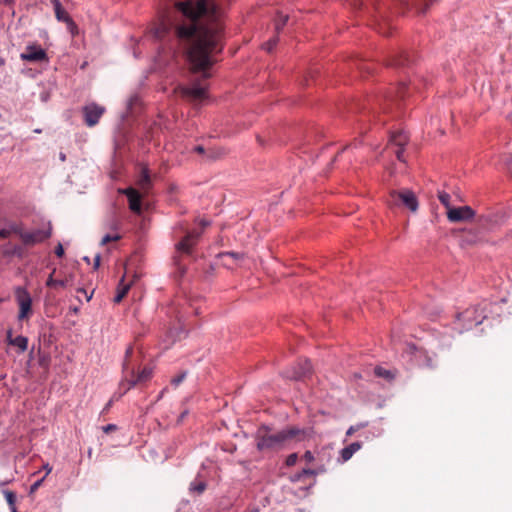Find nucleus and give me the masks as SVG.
<instances>
[{"mask_svg":"<svg viewBox=\"0 0 512 512\" xmlns=\"http://www.w3.org/2000/svg\"><path fill=\"white\" fill-rule=\"evenodd\" d=\"M367 426V423H358L356 425H352L346 431V436H352L355 432Z\"/></svg>","mask_w":512,"mask_h":512,"instance_id":"nucleus-36","label":"nucleus"},{"mask_svg":"<svg viewBox=\"0 0 512 512\" xmlns=\"http://www.w3.org/2000/svg\"><path fill=\"white\" fill-rule=\"evenodd\" d=\"M374 374L379 378H384L388 381L392 380L394 378V374L392 371L387 370L381 366H376L374 368Z\"/></svg>","mask_w":512,"mask_h":512,"instance_id":"nucleus-24","label":"nucleus"},{"mask_svg":"<svg viewBox=\"0 0 512 512\" xmlns=\"http://www.w3.org/2000/svg\"><path fill=\"white\" fill-rule=\"evenodd\" d=\"M390 141L397 147H404L408 142V136L404 131L393 132L390 136Z\"/></svg>","mask_w":512,"mask_h":512,"instance_id":"nucleus-20","label":"nucleus"},{"mask_svg":"<svg viewBox=\"0 0 512 512\" xmlns=\"http://www.w3.org/2000/svg\"><path fill=\"white\" fill-rule=\"evenodd\" d=\"M222 256L231 257L236 261L243 260L245 258V254L242 252H235V251H227L221 254Z\"/></svg>","mask_w":512,"mask_h":512,"instance_id":"nucleus-34","label":"nucleus"},{"mask_svg":"<svg viewBox=\"0 0 512 512\" xmlns=\"http://www.w3.org/2000/svg\"><path fill=\"white\" fill-rule=\"evenodd\" d=\"M15 337H13V331L11 328H9L7 331H6V342L8 345H10V341L13 340Z\"/></svg>","mask_w":512,"mask_h":512,"instance_id":"nucleus-47","label":"nucleus"},{"mask_svg":"<svg viewBox=\"0 0 512 512\" xmlns=\"http://www.w3.org/2000/svg\"><path fill=\"white\" fill-rule=\"evenodd\" d=\"M44 468H45V470H47V474H48V473H50V472H51V470H52V468H51V467H49V464H46V465L44 466Z\"/></svg>","mask_w":512,"mask_h":512,"instance_id":"nucleus-59","label":"nucleus"},{"mask_svg":"<svg viewBox=\"0 0 512 512\" xmlns=\"http://www.w3.org/2000/svg\"><path fill=\"white\" fill-rule=\"evenodd\" d=\"M59 158H60V160H61V161H65V160H66V155H65L64 153H62V152H61V153L59 154Z\"/></svg>","mask_w":512,"mask_h":512,"instance_id":"nucleus-57","label":"nucleus"},{"mask_svg":"<svg viewBox=\"0 0 512 512\" xmlns=\"http://www.w3.org/2000/svg\"><path fill=\"white\" fill-rule=\"evenodd\" d=\"M305 477H307V475L303 474V469H302L301 471L296 472V473L290 475L289 476V480L292 483H296V482L302 481Z\"/></svg>","mask_w":512,"mask_h":512,"instance_id":"nucleus-38","label":"nucleus"},{"mask_svg":"<svg viewBox=\"0 0 512 512\" xmlns=\"http://www.w3.org/2000/svg\"><path fill=\"white\" fill-rule=\"evenodd\" d=\"M119 192L128 198L129 209L133 213L140 215L142 213V194L133 187L120 189Z\"/></svg>","mask_w":512,"mask_h":512,"instance_id":"nucleus-13","label":"nucleus"},{"mask_svg":"<svg viewBox=\"0 0 512 512\" xmlns=\"http://www.w3.org/2000/svg\"><path fill=\"white\" fill-rule=\"evenodd\" d=\"M386 202L390 208L403 206L412 212H416L419 206L416 195L409 189L390 191Z\"/></svg>","mask_w":512,"mask_h":512,"instance_id":"nucleus-4","label":"nucleus"},{"mask_svg":"<svg viewBox=\"0 0 512 512\" xmlns=\"http://www.w3.org/2000/svg\"><path fill=\"white\" fill-rule=\"evenodd\" d=\"M83 260H84L85 262H87V263H89V261H90V260H89V257H87V256H85V257L83 258Z\"/></svg>","mask_w":512,"mask_h":512,"instance_id":"nucleus-62","label":"nucleus"},{"mask_svg":"<svg viewBox=\"0 0 512 512\" xmlns=\"http://www.w3.org/2000/svg\"><path fill=\"white\" fill-rule=\"evenodd\" d=\"M282 375L290 380L302 381L312 375V365L308 359L300 360L296 364L285 369L282 372Z\"/></svg>","mask_w":512,"mask_h":512,"instance_id":"nucleus-6","label":"nucleus"},{"mask_svg":"<svg viewBox=\"0 0 512 512\" xmlns=\"http://www.w3.org/2000/svg\"><path fill=\"white\" fill-rule=\"evenodd\" d=\"M126 375H129L130 378H125L121 381L119 385L120 393L118 398L122 397L127 391L135 387L138 383H143L149 380L152 376V370L150 368L145 367L137 375V377H135V370L134 368H132L131 370H128V373H126Z\"/></svg>","mask_w":512,"mask_h":512,"instance_id":"nucleus-7","label":"nucleus"},{"mask_svg":"<svg viewBox=\"0 0 512 512\" xmlns=\"http://www.w3.org/2000/svg\"><path fill=\"white\" fill-rule=\"evenodd\" d=\"M187 414H188V410H184L183 412H181V414L179 415V418H178V422L183 421V419L187 416Z\"/></svg>","mask_w":512,"mask_h":512,"instance_id":"nucleus-51","label":"nucleus"},{"mask_svg":"<svg viewBox=\"0 0 512 512\" xmlns=\"http://www.w3.org/2000/svg\"><path fill=\"white\" fill-rule=\"evenodd\" d=\"M1 231L6 232V239L10 237L12 234L17 235L21 239V234L24 233V226L22 222L17 221H8L4 228Z\"/></svg>","mask_w":512,"mask_h":512,"instance_id":"nucleus-18","label":"nucleus"},{"mask_svg":"<svg viewBox=\"0 0 512 512\" xmlns=\"http://www.w3.org/2000/svg\"><path fill=\"white\" fill-rule=\"evenodd\" d=\"M207 489V483L205 478L202 476L201 471H199L193 481L189 484V493L191 495H201Z\"/></svg>","mask_w":512,"mask_h":512,"instance_id":"nucleus-17","label":"nucleus"},{"mask_svg":"<svg viewBox=\"0 0 512 512\" xmlns=\"http://www.w3.org/2000/svg\"><path fill=\"white\" fill-rule=\"evenodd\" d=\"M404 86H405V83H402V84H401V88H400V90H399V92H398L400 97H404V92L402 91V89L404 88Z\"/></svg>","mask_w":512,"mask_h":512,"instance_id":"nucleus-55","label":"nucleus"},{"mask_svg":"<svg viewBox=\"0 0 512 512\" xmlns=\"http://www.w3.org/2000/svg\"><path fill=\"white\" fill-rule=\"evenodd\" d=\"M350 109H351V111H356V110L360 109V107H359V105L353 104Z\"/></svg>","mask_w":512,"mask_h":512,"instance_id":"nucleus-56","label":"nucleus"},{"mask_svg":"<svg viewBox=\"0 0 512 512\" xmlns=\"http://www.w3.org/2000/svg\"><path fill=\"white\" fill-rule=\"evenodd\" d=\"M507 165H508L509 170L512 172V156L507 161Z\"/></svg>","mask_w":512,"mask_h":512,"instance_id":"nucleus-54","label":"nucleus"},{"mask_svg":"<svg viewBox=\"0 0 512 512\" xmlns=\"http://www.w3.org/2000/svg\"><path fill=\"white\" fill-rule=\"evenodd\" d=\"M121 239V236L119 234H115V235H111V234H106L100 244L101 245H106L107 243L111 242V241H118Z\"/></svg>","mask_w":512,"mask_h":512,"instance_id":"nucleus-37","label":"nucleus"},{"mask_svg":"<svg viewBox=\"0 0 512 512\" xmlns=\"http://www.w3.org/2000/svg\"><path fill=\"white\" fill-rule=\"evenodd\" d=\"M315 482H316V481L314 480V482H313L312 484H310L309 486L305 487V488H304V490H305V491H309V490L313 487V485L315 484Z\"/></svg>","mask_w":512,"mask_h":512,"instance_id":"nucleus-58","label":"nucleus"},{"mask_svg":"<svg viewBox=\"0 0 512 512\" xmlns=\"http://www.w3.org/2000/svg\"><path fill=\"white\" fill-rule=\"evenodd\" d=\"M47 287H66L67 286V280L62 279H54L52 275H50L46 281Z\"/></svg>","mask_w":512,"mask_h":512,"instance_id":"nucleus-29","label":"nucleus"},{"mask_svg":"<svg viewBox=\"0 0 512 512\" xmlns=\"http://www.w3.org/2000/svg\"><path fill=\"white\" fill-rule=\"evenodd\" d=\"M116 429H117V426L115 424H108V425L102 427V430L105 433H109L111 431H115Z\"/></svg>","mask_w":512,"mask_h":512,"instance_id":"nucleus-45","label":"nucleus"},{"mask_svg":"<svg viewBox=\"0 0 512 512\" xmlns=\"http://www.w3.org/2000/svg\"><path fill=\"white\" fill-rule=\"evenodd\" d=\"M484 311L485 309L481 306H475L457 313L453 329L461 334L464 331L471 330L473 327L478 326L487 317Z\"/></svg>","mask_w":512,"mask_h":512,"instance_id":"nucleus-3","label":"nucleus"},{"mask_svg":"<svg viewBox=\"0 0 512 512\" xmlns=\"http://www.w3.org/2000/svg\"><path fill=\"white\" fill-rule=\"evenodd\" d=\"M200 225L202 228L208 227L210 225V221L203 219L200 221Z\"/></svg>","mask_w":512,"mask_h":512,"instance_id":"nucleus-52","label":"nucleus"},{"mask_svg":"<svg viewBox=\"0 0 512 512\" xmlns=\"http://www.w3.org/2000/svg\"><path fill=\"white\" fill-rule=\"evenodd\" d=\"M182 96L191 101H201L206 97V89L200 85L181 87Z\"/></svg>","mask_w":512,"mask_h":512,"instance_id":"nucleus-16","label":"nucleus"},{"mask_svg":"<svg viewBox=\"0 0 512 512\" xmlns=\"http://www.w3.org/2000/svg\"><path fill=\"white\" fill-rule=\"evenodd\" d=\"M186 375H187V372L182 371L178 375L174 376L170 381L171 385H173L174 387H177L184 381V379L186 378Z\"/></svg>","mask_w":512,"mask_h":512,"instance_id":"nucleus-33","label":"nucleus"},{"mask_svg":"<svg viewBox=\"0 0 512 512\" xmlns=\"http://www.w3.org/2000/svg\"><path fill=\"white\" fill-rule=\"evenodd\" d=\"M475 211L468 205L452 207L447 211V218L450 222H465L473 219Z\"/></svg>","mask_w":512,"mask_h":512,"instance_id":"nucleus-12","label":"nucleus"},{"mask_svg":"<svg viewBox=\"0 0 512 512\" xmlns=\"http://www.w3.org/2000/svg\"><path fill=\"white\" fill-rule=\"evenodd\" d=\"M362 448V442L355 441L351 444L347 445L343 449L340 450V458L341 462H346L352 458L354 453H356L358 450Z\"/></svg>","mask_w":512,"mask_h":512,"instance_id":"nucleus-19","label":"nucleus"},{"mask_svg":"<svg viewBox=\"0 0 512 512\" xmlns=\"http://www.w3.org/2000/svg\"><path fill=\"white\" fill-rule=\"evenodd\" d=\"M129 290V285L124 286L121 290L118 291V293L114 297V302L119 303L122 301L124 296L127 294Z\"/></svg>","mask_w":512,"mask_h":512,"instance_id":"nucleus-39","label":"nucleus"},{"mask_svg":"<svg viewBox=\"0 0 512 512\" xmlns=\"http://www.w3.org/2000/svg\"><path fill=\"white\" fill-rule=\"evenodd\" d=\"M176 265L178 266V270H179L180 274L184 275L185 271H186L185 267L182 266L181 264H179L178 262H176Z\"/></svg>","mask_w":512,"mask_h":512,"instance_id":"nucleus-50","label":"nucleus"},{"mask_svg":"<svg viewBox=\"0 0 512 512\" xmlns=\"http://www.w3.org/2000/svg\"><path fill=\"white\" fill-rule=\"evenodd\" d=\"M298 460V454L297 453H291L288 455L285 459V465L288 467L294 466L297 463Z\"/></svg>","mask_w":512,"mask_h":512,"instance_id":"nucleus-40","label":"nucleus"},{"mask_svg":"<svg viewBox=\"0 0 512 512\" xmlns=\"http://www.w3.org/2000/svg\"><path fill=\"white\" fill-rule=\"evenodd\" d=\"M268 425L262 424L255 434L256 448L260 452H277L296 440L303 441L306 438V430L297 426H289L276 433H271Z\"/></svg>","mask_w":512,"mask_h":512,"instance_id":"nucleus-2","label":"nucleus"},{"mask_svg":"<svg viewBox=\"0 0 512 512\" xmlns=\"http://www.w3.org/2000/svg\"><path fill=\"white\" fill-rule=\"evenodd\" d=\"M21 59L27 62H44L48 61L46 51L37 44L28 45L21 54Z\"/></svg>","mask_w":512,"mask_h":512,"instance_id":"nucleus-14","label":"nucleus"},{"mask_svg":"<svg viewBox=\"0 0 512 512\" xmlns=\"http://www.w3.org/2000/svg\"><path fill=\"white\" fill-rule=\"evenodd\" d=\"M196 153L203 154L205 149L202 145H197L193 149Z\"/></svg>","mask_w":512,"mask_h":512,"instance_id":"nucleus-49","label":"nucleus"},{"mask_svg":"<svg viewBox=\"0 0 512 512\" xmlns=\"http://www.w3.org/2000/svg\"><path fill=\"white\" fill-rule=\"evenodd\" d=\"M139 185L141 186L142 189H147L150 184H151V178H150V173H149V170L147 168H144L141 172V176H140V179H139Z\"/></svg>","mask_w":512,"mask_h":512,"instance_id":"nucleus-27","label":"nucleus"},{"mask_svg":"<svg viewBox=\"0 0 512 512\" xmlns=\"http://www.w3.org/2000/svg\"><path fill=\"white\" fill-rule=\"evenodd\" d=\"M4 64H5V60L2 57H0V66H3Z\"/></svg>","mask_w":512,"mask_h":512,"instance_id":"nucleus-60","label":"nucleus"},{"mask_svg":"<svg viewBox=\"0 0 512 512\" xmlns=\"http://www.w3.org/2000/svg\"><path fill=\"white\" fill-rule=\"evenodd\" d=\"M11 346L18 348L19 353H24L28 348V338L22 335L15 337L10 341Z\"/></svg>","mask_w":512,"mask_h":512,"instance_id":"nucleus-21","label":"nucleus"},{"mask_svg":"<svg viewBox=\"0 0 512 512\" xmlns=\"http://www.w3.org/2000/svg\"><path fill=\"white\" fill-rule=\"evenodd\" d=\"M438 199L441 202V204L447 208V211L449 210V208H452L450 206V195L447 192H445V191L439 192Z\"/></svg>","mask_w":512,"mask_h":512,"instance_id":"nucleus-30","label":"nucleus"},{"mask_svg":"<svg viewBox=\"0 0 512 512\" xmlns=\"http://www.w3.org/2000/svg\"><path fill=\"white\" fill-rule=\"evenodd\" d=\"M200 236V231H187L185 236L178 243L175 244L176 251L180 254L191 255L192 249L196 245Z\"/></svg>","mask_w":512,"mask_h":512,"instance_id":"nucleus-9","label":"nucleus"},{"mask_svg":"<svg viewBox=\"0 0 512 512\" xmlns=\"http://www.w3.org/2000/svg\"><path fill=\"white\" fill-rule=\"evenodd\" d=\"M112 405V400H110L107 405H106V409L109 408L110 406Z\"/></svg>","mask_w":512,"mask_h":512,"instance_id":"nucleus-61","label":"nucleus"},{"mask_svg":"<svg viewBox=\"0 0 512 512\" xmlns=\"http://www.w3.org/2000/svg\"><path fill=\"white\" fill-rule=\"evenodd\" d=\"M54 11H55V16H56V19L59 21V22H65L68 20V18L70 17V15L64 10V8L62 7V4L59 0H55V8H54Z\"/></svg>","mask_w":512,"mask_h":512,"instance_id":"nucleus-22","label":"nucleus"},{"mask_svg":"<svg viewBox=\"0 0 512 512\" xmlns=\"http://www.w3.org/2000/svg\"><path fill=\"white\" fill-rule=\"evenodd\" d=\"M404 147H397L395 151V155L399 161H404L403 159Z\"/></svg>","mask_w":512,"mask_h":512,"instance_id":"nucleus-43","label":"nucleus"},{"mask_svg":"<svg viewBox=\"0 0 512 512\" xmlns=\"http://www.w3.org/2000/svg\"><path fill=\"white\" fill-rule=\"evenodd\" d=\"M277 42V37L271 38L266 43L263 44V49L266 50L267 52H272L274 47L277 45Z\"/></svg>","mask_w":512,"mask_h":512,"instance_id":"nucleus-35","label":"nucleus"},{"mask_svg":"<svg viewBox=\"0 0 512 512\" xmlns=\"http://www.w3.org/2000/svg\"><path fill=\"white\" fill-rule=\"evenodd\" d=\"M15 0H3L4 5L11 6Z\"/></svg>","mask_w":512,"mask_h":512,"instance_id":"nucleus-53","label":"nucleus"},{"mask_svg":"<svg viewBox=\"0 0 512 512\" xmlns=\"http://www.w3.org/2000/svg\"><path fill=\"white\" fill-rule=\"evenodd\" d=\"M326 472V467L324 464H319L315 468H303V474L308 476H317L319 474H323Z\"/></svg>","mask_w":512,"mask_h":512,"instance_id":"nucleus-26","label":"nucleus"},{"mask_svg":"<svg viewBox=\"0 0 512 512\" xmlns=\"http://www.w3.org/2000/svg\"><path fill=\"white\" fill-rule=\"evenodd\" d=\"M10 512H18L17 508L11 509Z\"/></svg>","mask_w":512,"mask_h":512,"instance_id":"nucleus-63","label":"nucleus"},{"mask_svg":"<svg viewBox=\"0 0 512 512\" xmlns=\"http://www.w3.org/2000/svg\"><path fill=\"white\" fill-rule=\"evenodd\" d=\"M15 297L19 306L18 320L29 318L32 314V297L25 287L15 289Z\"/></svg>","mask_w":512,"mask_h":512,"instance_id":"nucleus-8","label":"nucleus"},{"mask_svg":"<svg viewBox=\"0 0 512 512\" xmlns=\"http://www.w3.org/2000/svg\"><path fill=\"white\" fill-rule=\"evenodd\" d=\"M303 459L308 462V463H311L315 460V457H314V454L311 452V451H306L303 455Z\"/></svg>","mask_w":512,"mask_h":512,"instance_id":"nucleus-42","label":"nucleus"},{"mask_svg":"<svg viewBox=\"0 0 512 512\" xmlns=\"http://www.w3.org/2000/svg\"><path fill=\"white\" fill-rule=\"evenodd\" d=\"M8 256H14L19 259H23L25 257L24 249L20 245L13 246L9 251L5 253Z\"/></svg>","mask_w":512,"mask_h":512,"instance_id":"nucleus-28","label":"nucleus"},{"mask_svg":"<svg viewBox=\"0 0 512 512\" xmlns=\"http://www.w3.org/2000/svg\"><path fill=\"white\" fill-rule=\"evenodd\" d=\"M2 493L7 501V504L9 506V509H14V508H17L16 507V502H17V495L15 492L13 491H10V490H2Z\"/></svg>","mask_w":512,"mask_h":512,"instance_id":"nucleus-23","label":"nucleus"},{"mask_svg":"<svg viewBox=\"0 0 512 512\" xmlns=\"http://www.w3.org/2000/svg\"><path fill=\"white\" fill-rule=\"evenodd\" d=\"M77 292L83 294L87 301H89L93 295V292L89 294L84 288L77 289Z\"/></svg>","mask_w":512,"mask_h":512,"instance_id":"nucleus-46","label":"nucleus"},{"mask_svg":"<svg viewBox=\"0 0 512 512\" xmlns=\"http://www.w3.org/2000/svg\"><path fill=\"white\" fill-rule=\"evenodd\" d=\"M44 479H45V477H43V478H41V479H39V480L35 481V482L30 486V488H29V494H30V495H31V494H33V493H35V492L38 490V488L42 485V483H43Z\"/></svg>","mask_w":512,"mask_h":512,"instance_id":"nucleus-41","label":"nucleus"},{"mask_svg":"<svg viewBox=\"0 0 512 512\" xmlns=\"http://www.w3.org/2000/svg\"><path fill=\"white\" fill-rule=\"evenodd\" d=\"M55 254H56L57 257H63V255H64V248H63L61 243H59L55 247Z\"/></svg>","mask_w":512,"mask_h":512,"instance_id":"nucleus-44","label":"nucleus"},{"mask_svg":"<svg viewBox=\"0 0 512 512\" xmlns=\"http://www.w3.org/2000/svg\"><path fill=\"white\" fill-rule=\"evenodd\" d=\"M251 512H259L258 508L253 509Z\"/></svg>","mask_w":512,"mask_h":512,"instance_id":"nucleus-64","label":"nucleus"},{"mask_svg":"<svg viewBox=\"0 0 512 512\" xmlns=\"http://www.w3.org/2000/svg\"><path fill=\"white\" fill-rule=\"evenodd\" d=\"M100 260H101V256L99 254H97L94 258V264H93V269L94 270H97L100 266Z\"/></svg>","mask_w":512,"mask_h":512,"instance_id":"nucleus-48","label":"nucleus"},{"mask_svg":"<svg viewBox=\"0 0 512 512\" xmlns=\"http://www.w3.org/2000/svg\"><path fill=\"white\" fill-rule=\"evenodd\" d=\"M416 61L414 55H410L406 51L395 52L390 58L387 60V65L390 67H394L397 69L410 68Z\"/></svg>","mask_w":512,"mask_h":512,"instance_id":"nucleus-11","label":"nucleus"},{"mask_svg":"<svg viewBox=\"0 0 512 512\" xmlns=\"http://www.w3.org/2000/svg\"><path fill=\"white\" fill-rule=\"evenodd\" d=\"M133 354V347L132 346H129L126 351H125V358H124V361H123V371L124 373H128V370L129 369V358L132 356Z\"/></svg>","mask_w":512,"mask_h":512,"instance_id":"nucleus-31","label":"nucleus"},{"mask_svg":"<svg viewBox=\"0 0 512 512\" xmlns=\"http://www.w3.org/2000/svg\"><path fill=\"white\" fill-rule=\"evenodd\" d=\"M408 350L414 355L418 366L433 369L436 367L433 357L425 350L418 349L415 345L409 344Z\"/></svg>","mask_w":512,"mask_h":512,"instance_id":"nucleus-15","label":"nucleus"},{"mask_svg":"<svg viewBox=\"0 0 512 512\" xmlns=\"http://www.w3.org/2000/svg\"><path fill=\"white\" fill-rule=\"evenodd\" d=\"M52 236L51 222H47L42 228L33 229L31 231H24L21 234V242L26 247H31L41 244Z\"/></svg>","mask_w":512,"mask_h":512,"instance_id":"nucleus-5","label":"nucleus"},{"mask_svg":"<svg viewBox=\"0 0 512 512\" xmlns=\"http://www.w3.org/2000/svg\"><path fill=\"white\" fill-rule=\"evenodd\" d=\"M82 112L85 124L88 127H93L99 122L105 112V108L96 103H90L82 108Z\"/></svg>","mask_w":512,"mask_h":512,"instance_id":"nucleus-10","label":"nucleus"},{"mask_svg":"<svg viewBox=\"0 0 512 512\" xmlns=\"http://www.w3.org/2000/svg\"><path fill=\"white\" fill-rule=\"evenodd\" d=\"M175 7L189 20L174 29L163 20L150 32L158 42L155 61L159 66H169L182 53L195 72L209 77L213 65L212 55L221 51L223 28L216 21V8L209 0L177 1Z\"/></svg>","mask_w":512,"mask_h":512,"instance_id":"nucleus-1","label":"nucleus"},{"mask_svg":"<svg viewBox=\"0 0 512 512\" xmlns=\"http://www.w3.org/2000/svg\"><path fill=\"white\" fill-rule=\"evenodd\" d=\"M66 25H67V29L68 31L73 35L75 36L76 34H78V26L77 24L74 22V20L69 17L67 21L64 22Z\"/></svg>","mask_w":512,"mask_h":512,"instance_id":"nucleus-32","label":"nucleus"},{"mask_svg":"<svg viewBox=\"0 0 512 512\" xmlns=\"http://www.w3.org/2000/svg\"><path fill=\"white\" fill-rule=\"evenodd\" d=\"M288 21V15H284L282 13H278L277 17L274 20V26L277 33H279L286 25Z\"/></svg>","mask_w":512,"mask_h":512,"instance_id":"nucleus-25","label":"nucleus"}]
</instances>
